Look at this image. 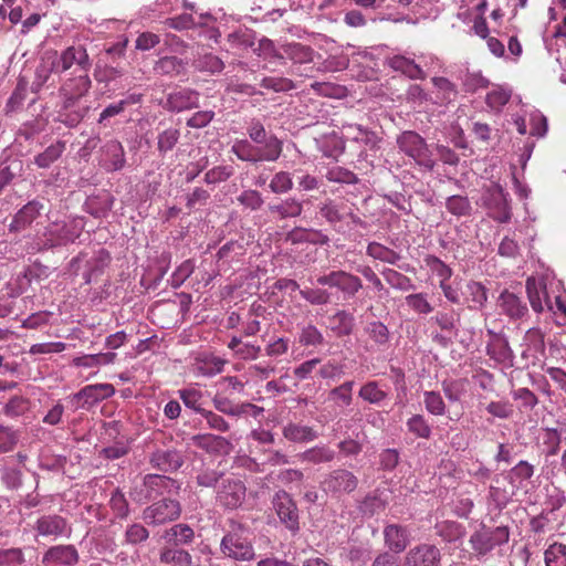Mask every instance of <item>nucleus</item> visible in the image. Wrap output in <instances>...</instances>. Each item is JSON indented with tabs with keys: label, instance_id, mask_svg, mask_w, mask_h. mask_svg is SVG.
Returning <instances> with one entry per match:
<instances>
[{
	"label": "nucleus",
	"instance_id": "nucleus-54",
	"mask_svg": "<svg viewBox=\"0 0 566 566\" xmlns=\"http://www.w3.org/2000/svg\"><path fill=\"white\" fill-rule=\"evenodd\" d=\"M544 560L546 566H566V545L557 542L551 544L544 553Z\"/></svg>",
	"mask_w": 566,
	"mask_h": 566
},
{
	"label": "nucleus",
	"instance_id": "nucleus-9",
	"mask_svg": "<svg viewBox=\"0 0 566 566\" xmlns=\"http://www.w3.org/2000/svg\"><path fill=\"white\" fill-rule=\"evenodd\" d=\"M92 67V60L87 50L82 44H74L64 49L54 64L55 73H65L73 70L72 74L88 73Z\"/></svg>",
	"mask_w": 566,
	"mask_h": 566
},
{
	"label": "nucleus",
	"instance_id": "nucleus-25",
	"mask_svg": "<svg viewBox=\"0 0 566 566\" xmlns=\"http://www.w3.org/2000/svg\"><path fill=\"white\" fill-rule=\"evenodd\" d=\"M43 209V203L38 200H31L25 203L13 216V219L9 224L10 232H20L30 227L32 222L41 216Z\"/></svg>",
	"mask_w": 566,
	"mask_h": 566
},
{
	"label": "nucleus",
	"instance_id": "nucleus-50",
	"mask_svg": "<svg viewBox=\"0 0 566 566\" xmlns=\"http://www.w3.org/2000/svg\"><path fill=\"white\" fill-rule=\"evenodd\" d=\"M180 138V132L177 128L170 127L159 133L157 138V150L160 156H166L177 145Z\"/></svg>",
	"mask_w": 566,
	"mask_h": 566
},
{
	"label": "nucleus",
	"instance_id": "nucleus-36",
	"mask_svg": "<svg viewBox=\"0 0 566 566\" xmlns=\"http://www.w3.org/2000/svg\"><path fill=\"white\" fill-rule=\"evenodd\" d=\"M335 458L336 452L325 444L315 446L298 454L301 461L313 464L328 463L334 461Z\"/></svg>",
	"mask_w": 566,
	"mask_h": 566
},
{
	"label": "nucleus",
	"instance_id": "nucleus-1",
	"mask_svg": "<svg viewBox=\"0 0 566 566\" xmlns=\"http://www.w3.org/2000/svg\"><path fill=\"white\" fill-rule=\"evenodd\" d=\"M249 139H235L231 153L238 159L250 164L274 163L283 151V142L274 134L268 133L260 119L253 118L247 125Z\"/></svg>",
	"mask_w": 566,
	"mask_h": 566
},
{
	"label": "nucleus",
	"instance_id": "nucleus-52",
	"mask_svg": "<svg viewBox=\"0 0 566 566\" xmlns=\"http://www.w3.org/2000/svg\"><path fill=\"white\" fill-rule=\"evenodd\" d=\"M446 209L451 214L460 218L469 216L472 210V206L467 197L453 195L447 198Z\"/></svg>",
	"mask_w": 566,
	"mask_h": 566
},
{
	"label": "nucleus",
	"instance_id": "nucleus-16",
	"mask_svg": "<svg viewBox=\"0 0 566 566\" xmlns=\"http://www.w3.org/2000/svg\"><path fill=\"white\" fill-rule=\"evenodd\" d=\"M486 203L491 210V217L505 223L511 220V208L509 205V195L499 184H492L486 190Z\"/></svg>",
	"mask_w": 566,
	"mask_h": 566
},
{
	"label": "nucleus",
	"instance_id": "nucleus-42",
	"mask_svg": "<svg viewBox=\"0 0 566 566\" xmlns=\"http://www.w3.org/2000/svg\"><path fill=\"white\" fill-rule=\"evenodd\" d=\"M355 382L347 380L339 386L334 387L328 394V400L333 401L335 406L345 408L353 402V388Z\"/></svg>",
	"mask_w": 566,
	"mask_h": 566
},
{
	"label": "nucleus",
	"instance_id": "nucleus-18",
	"mask_svg": "<svg viewBox=\"0 0 566 566\" xmlns=\"http://www.w3.org/2000/svg\"><path fill=\"white\" fill-rule=\"evenodd\" d=\"M143 486L145 489V499L150 500L164 494L178 493L180 483L167 475L161 474H146L143 479Z\"/></svg>",
	"mask_w": 566,
	"mask_h": 566
},
{
	"label": "nucleus",
	"instance_id": "nucleus-21",
	"mask_svg": "<svg viewBox=\"0 0 566 566\" xmlns=\"http://www.w3.org/2000/svg\"><path fill=\"white\" fill-rule=\"evenodd\" d=\"M491 335L490 342L486 344V355L499 364L511 367L514 363V353L509 345L507 338L503 334L488 331Z\"/></svg>",
	"mask_w": 566,
	"mask_h": 566
},
{
	"label": "nucleus",
	"instance_id": "nucleus-4",
	"mask_svg": "<svg viewBox=\"0 0 566 566\" xmlns=\"http://www.w3.org/2000/svg\"><path fill=\"white\" fill-rule=\"evenodd\" d=\"M84 220L80 217L50 223L43 233L46 248L63 247L73 243L84 230Z\"/></svg>",
	"mask_w": 566,
	"mask_h": 566
},
{
	"label": "nucleus",
	"instance_id": "nucleus-60",
	"mask_svg": "<svg viewBox=\"0 0 566 566\" xmlns=\"http://www.w3.org/2000/svg\"><path fill=\"white\" fill-rule=\"evenodd\" d=\"M298 342L303 346H321L324 343V336L313 324H307L301 328Z\"/></svg>",
	"mask_w": 566,
	"mask_h": 566
},
{
	"label": "nucleus",
	"instance_id": "nucleus-11",
	"mask_svg": "<svg viewBox=\"0 0 566 566\" xmlns=\"http://www.w3.org/2000/svg\"><path fill=\"white\" fill-rule=\"evenodd\" d=\"M357 485V476L346 469H335L322 481V490L335 499L354 492Z\"/></svg>",
	"mask_w": 566,
	"mask_h": 566
},
{
	"label": "nucleus",
	"instance_id": "nucleus-8",
	"mask_svg": "<svg viewBox=\"0 0 566 566\" xmlns=\"http://www.w3.org/2000/svg\"><path fill=\"white\" fill-rule=\"evenodd\" d=\"M180 515L179 501L165 497L145 507L142 518L147 525L160 526L177 521Z\"/></svg>",
	"mask_w": 566,
	"mask_h": 566
},
{
	"label": "nucleus",
	"instance_id": "nucleus-27",
	"mask_svg": "<svg viewBox=\"0 0 566 566\" xmlns=\"http://www.w3.org/2000/svg\"><path fill=\"white\" fill-rule=\"evenodd\" d=\"M384 541L390 552L400 554L410 542V532L406 526L388 524L384 528Z\"/></svg>",
	"mask_w": 566,
	"mask_h": 566
},
{
	"label": "nucleus",
	"instance_id": "nucleus-43",
	"mask_svg": "<svg viewBox=\"0 0 566 566\" xmlns=\"http://www.w3.org/2000/svg\"><path fill=\"white\" fill-rule=\"evenodd\" d=\"M64 150L65 143L59 140L46 147L43 153L35 156L34 163L40 168H48L62 156Z\"/></svg>",
	"mask_w": 566,
	"mask_h": 566
},
{
	"label": "nucleus",
	"instance_id": "nucleus-22",
	"mask_svg": "<svg viewBox=\"0 0 566 566\" xmlns=\"http://www.w3.org/2000/svg\"><path fill=\"white\" fill-rule=\"evenodd\" d=\"M342 134L345 139L354 142L369 150L378 148V144L380 143V138L375 132L359 124H343Z\"/></svg>",
	"mask_w": 566,
	"mask_h": 566
},
{
	"label": "nucleus",
	"instance_id": "nucleus-58",
	"mask_svg": "<svg viewBox=\"0 0 566 566\" xmlns=\"http://www.w3.org/2000/svg\"><path fill=\"white\" fill-rule=\"evenodd\" d=\"M195 65L199 71L208 72L211 74L220 73L224 69L223 61L212 53H206L199 56L195 61Z\"/></svg>",
	"mask_w": 566,
	"mask_h": 566
},
{
	"label": "nucleus",
	"instance_id": "nucleus-3",
	"mask_svg": "<svg viewBox=\"0 0 566 566\" xmlns=\"http://www.w3.org/2000/svg\"><path fill=\"white\" fill-rule=\"evenodd\" d=\"M397 145L400 151L412 158L421 168L432 171L436 167V160L429 149L424 138L413 130L402 132L397 137Z\"/></svg>",
	"mask_w": 566,
	"mask_h": 566
},
{
	"label": "nucleus",
	"instance_id": "nucleus-12",
	"mask_svg": "<svg viewBox=\"0 0 566 566\" xmlns=\"http://www.w3.org/2000/svg\"><path fill=\"white\" fill-rule=\"evenodd\" d=\"M115 391V387L107 382L87 385L70 397V400L75 410H88L102 400L114 396Z\"/></svg>",
	"mask_w": 566,
	"mask_h": 566
},
{
	"label": "nucleus",
	"instance_id": "nucleus-55",
	"mask_svg": "<svg viewBox=\"0 0 566 566\" xmlns=\"http://www.w3.org/2000/svg\"><path fill=\"white\" fill-rule=\"evenodd\" d=\"M512 95V91L503 87L495 86L490 91L485 97V102L490 108L493 111H501L504 105L507 104Z\"/></svg>",
	"mask_w": 566,
	"mask_h": 566
},
{
	"label": "nucleus",
	"instance_id": "nucleus-64",
	"mask_svg": "<svg viewBox=\"0 0 566 566\" xmlns=\"http://www.w3.org/2000/svg\"><path fill=\"white\" fill-rule=\"evenodd\" d=\"M237 201L245 209H250L252 211L259 210L264 203L261 192L255 189H245L241 191L237 197Z\"/></svg>",
	"mask_w": 566,
	"mask_h": 566
},
{
	"label": "nucleus",
	"instance_id": "nucleus-5",
	"mask_svg": "<svg viewBox=\"0 0 566 566\" xmlns=\"http://www.w3.org/2000/svg\"><path fill=\"white\" fill-rule=\"evenodd\" d=\"M221 553L231 559L248 562L255 556L249 531L242 526L228 532L220 543Z\"/></svg>",
	"mask_w": 566,
	"mask_h": 566
},
{
	"label": "nucleus",
	"instance_id": "nucleus-44",
	"mask_svg": "<svg viewBox=\"0 0 566 566\" xmlns=\"http://www.w3.org/2000/svg\"><path fill=\"white\" fill-rule=\"evenodd\" d=\"M367 255L375 260H379L389 264H396L400 259V254L378 242H370L366 250Z\"/></svg>",
	"mask_w": 566,
	"mask_h": 566
},
{
	"label": "nucleus",
	"instance_id": "nucleus-39",
	"mask_svg": "<svg viewBox=\"0 0 566 566\" xmlns=\"http://www.w3.org/2000/svg\"><path fill=\"white\" fill-rule=\"evenodd\" d=\"M268 209L281 219L295 218L301 216L303 203L295 198H287L277 203H270Z\"/></svg>",
	"mask_w": 566,
	"mask_h": 566
},
{
	"label": "nucleus",
	"instance_id": "nucleus-62",
	"mask_svg": "<svg viewBox=\"0 0 566 566\" xmlns=\"http://www.w3.org/2000/svg\"><path fill=\"white\" fill-rule=\"evenodd\" d=\"M195 262L190 259L184 261L171 274L169 283L172 289H179L193 273Z\"/></svg>",
	"mask_w": 566,
	"mask_h": 566
},
{
	"label": "nucleus",
	"instance_id": "nucleus-17",
	"mask_svg": "<svg viewBox=\"0 0 566 566\" xmlns=\"http://www.w3.org/2000/svg\"><path fill=\"white\" fill-rule=\"evenodd\" d=\"M319 214L332 226L349 219L355 224H361V219L355 214L347 203L326 199L318 207Z\"/></svg>",
	"mask_w": 566,
	"mask_h": 566
},
{
	"label": "nucleus",
	"instance_id": "nucleus-57",
	"mask_svg": "<svg viewBox=\"0 0 566 566\" xmlns=\"http://www.w3.org/2000/svg\"><path fill=\"white\" fill-rule=\"evenodd\" d=\"M325 178L331 182L355 185L358 181L357 176L347 168L333 166L327 168Z\"/></svg>",
	"mask_w": 566,
	"mask_h": 566
},
{
	"label": "nucleus",
	"instance_id": "nucleus-26",
	"mask_svg": "<svg viewBox=\"0 0 566 566\" xmlns=\"http://www.w3.org/2000/svg\"><path fill=\"white\" fill-rule=\"evenodd\" d=\"M497 306L501 313L511 319L523 318L528 313V307L522 297L507 290L500 294Z\"/></svg>",
	"mask_w": 566,
	"mask_h": 566
},
{
	"label": "nucleus",
	"instance_id": "nucleus-34",
	"mask_svg": "<svg viewBox=\"0 0 566 566\" xmlns=\"http://www.w3.org/2000/svg\"><path fill=\"white\" fill-rule=\"evenodd\" d=\"M159 560L171 566H193L191 554L180 547L165 546L160 549Z\"/></svg>",
	"mask_w": 566,
	"mask_h": 566
},
{
	"label": "nucleus",
	"instance_id": "nucleus-41",
	"mask_svg": "<svg viewBox=\"0 0 566 566\" xmlns=\"http://www.w3.org/2000/svg\"><path fill=\"white\" fill-rule=\"evenodd\" d=\"M185 69V62L175 55H166L160 57L154 64V72L158 75L176 76Z\"/></svg>",
	"mask_w": 566,
	"mask_h": 566
},
{
	"label": "nucleus",
	"instance_id": "nucleus-28",
	"mask_svg": "<svg viewBox=\"0 0 566 566\" xmlns=\"http://www.w3.org/2000/svg\"><path fill=\"white\" fill-rule=\"evenodd\" d=\"M282 59H287L294 66L310 64L314 61L315 51L301 42H286L281 44Z\"/></svg>",
	"mask_w": 566,
	"mask_h": 566
},
{
	"label": "nucleus",
	"instance_id": "nucleus-49",
	"mask_svg": "<svg viewBox=\"0 0 566 566\" xmlns=\"http://www.w3.org/2000/svg\"><path fill=\"white\" fill-rule=\"evenodd\" d=\"M195 444L207 451L217 452L224 449L229 442L226 438L216 434H197L193 437Z\"/></svg>",
	"mask_w": 566,
	"mask_h": 566
},
{
	"label": "nucleus",
	"instance_id": "nucleus-19",
	"mask_svg": "<svg viewBox=\"0 0 566 566\" xmlns=\"http://www.w3.org/2000/svg\"><path fill=\"white\" fill-rule=\"evenodd\" d=\"M99 164L109 172L123 169L126 158L122 143L117 139L107 140L101 148Z\"/></svg>",
	"mask_w": 566,
	"mask_h": 566
},
{
	"label": "nucleus",
	"instance_id": "nucleus-10",
	"mask_svg": "<svg viewBox=\"0 0 566 566\" xmlns=\"http://www.w3.org/2000/svg\"><path fill=\"white\" fill-rule=\"evenodd\" d=\"M316 282L319 285L336 289L343 294L344 298L354 297L363 287V282L358 276L343 270L319 275Z\"/></svg>",
	"mask_w": 566,
	"mask_h": 566
},
{
	"label": "nucleus",
	"instance_id": "nucleus-59",
	"mask_svg": "<svg viewBox=\"0 0 566 566\" xmlns=\"http://www.w3.org/2000/svg\"><path fill=\"white\" fill-rule=\"evenodd\" d=\"M410 433L421 439H429L431 436V427L422 415H413L406 422Z\"/></svg>",
	"mask_w": 566,
	"mask_h": 566
},
{
	"label": "nucleus",
	"instance_id": "nucleus-29",
	"mask_svg": "<svg viewBox=\"0 0 566 566\" xmlns=\"http://www.w3.org/2000/svg\"><path fill=\"white\" fill-rule=\"evenodd\" d=\"M227 361L210 354H200L195 358L192 373L196 376L213 377L223 371Z\"/></svg>",
	"mask_w": 566,
	"mask_h": 566
},
{
	"label": "nucleus",
	"instance_id": "nucleus-40",
	"mask_svg": "<svg viewBox=\"0 0 566 566\" xmlns=\"http://www.w3.org/2000/svg\"><path fill=\"white\" fill-rule=\"evenodd\" d=\"M111 261L109 253L99 249L87 262V270L84 272L83 277L86 284H90L92 280L103 272Z\"/></svg>",
	"mask_w": 566,
	"mask_h": 566
},
{
	"label": "nucleus",
	"instance_id": "nucleus-32",
	"mask_svg": "<svg viewBox=\"0 0 566 566\" xmlns=\"http://www.w3.org/2000/svg\"><path fill=\"white\" fill-rule=\"evenodd\" d=\"M463 297L470 310L480 311L488 302V290L482 283L470 281L465 285Z\"/></svg>",
	"mask_w": 566,
	"mask_h": 566
},
{
	"label": "nucleus",
	"instance_id": "nucleus-13",
	"mask_svg": "<svg viewBox=\"0 0 566 566\" xmlns=\"http://www.w3.org/2000/svg\"><path fill=\"white\" fill-rule=\"evenodd\" d=\"M92 86L88 73L72 74L60 86V95L64 98L63 108L69 109L81 97L85 96Z\"/></svg>",
	"mask_w": 566,
	"mask_h": 566
},
{
	"label": "nucleus",
	"instance_id": "nucleus-15",
	"mask_svg": "<svg viewBox=\"0 0 566 566\" xmlns=\"http://www.w3.org/2000/svg\"><path fill=\"white\" fill-rule=\"evenodd\" d=\"M440 562V548L433 544L421 543L406 553L402 566H439Z\"/></svg>",
	"mask_w": 566,
	"mask_h": 566
},
{
	"label": "nucleus",
	"instance_id": "nucleus-61",
	"mask_svg": "<svg viewBox=\"0 0 566 566\" xmlns=\"http://www.w3.org/2000/svg\"><path fill=\"white\" fill-rule=\"evenodd\" d=\"M386 506V501L382 500L377 494H368L359 504V511L363 515L367 517H371L375 514L384 511Z\"/></svg>",
	"mask_w": 566,
	"mask_h": 566
},
{
	"label": "nucleus",
	"instance_id": "nucleus-51",
	"mask_svg": "<svg viewBox=\"0 0 566 566\" xmlns=\"http://www.w3.org/2000/svg\"><path fill=\"white\" fill-rule=\"evenodd\" d=\"M319 365L317 374L322 379L328 382L337 381L345 375V365L336 361L335 359H329Z\"/></svg>",
	"mask_w": 566,
	"mask_h": 566
},
{
	"label": "nucleus",
	"instance_id": "nucleus-20",
	"mask_svg": "<svg viewBox=\"0 0 566 566\" xmlns=\"http://www.w3.org/2000/svg\"><path fill=\"white\" fill-rule=\"evenodd\" d=\"M199 107V93L185 87L167 95L164 108L172 113H181Z\"/></svg>",
	"mask_w": 566,
	"mask_h": 566
},
{
	"label": "nucleus",
	"instance_id": "nucleus-2",
	"mask_svg": "<svg viewBox=\"0 0 566 566\" xmlns=\"http://www.w3.org/2000/svg\"><path fill=\"white\" fill-rule=\"evenodd\" d=\"M526 293L533 311L541 313L546 307L554 313L566 315V298L562 294L549 296L545 279L531 276L526 280Z\"/></svg>",
	"mask_w": 566,
	"mask_h": 566
},
{
	"label": "nucleus",
	"instance_id": "nucleus-56",
	"mask_svg": "<svg viewBox=\"0 0 566 566\" xmlns=\"http://www.w3.org/2000/svg\"><path fill=\"white\" fill-rule=\"evenodd\" d=\"M358 396L369 403L377 405L386 399L387 392L380 388L377 381L371 380L361 386Z\"/></svg>",
	"mask_w": 566,
	"mask_h": 566
},
{
	"label": "nucleus",
	"instance_id": "nucleus-30",
	"mask_svg": "<svg viewBox=\"0 0 566 566\" xmlns=\"http://www.w3.org/2000/svg\"><path fill=\"white\" fill-rule=\"evenodd\" d=\"M389 67L397 72H401L411 80H424L427 74L419 63L406 55H392L388 57Z\"/></svg>",
	"mask_w": 566,
	"mask_h": 566
},
{
	"label": "nucleus",
	"instance_id": "nucleus-6",
	"mask_svg": "<svg viewBox=\"0 0 566 566\" xmlns=\"http://www.w3.org/2000/svg\"><path fill=\"white\" fill-rule=\"evenodd\" d=\"M247 495L245 482L235 474H226L216 491V503L224 510H235Z\"/></svg>",
	"mask_w": 566,
	"mask_h": 566
},
{
	"label": "nucleus",
	"instance_id": "nucleus-7",
	"mask_svg": "<svg viewBox=\"0 0 566 566\" xmlns=\"http://www.w3.org/2000/svg\"><path fill=\"white\" fill-rule=\"evenodd\" d=\"M510 532L505 526L494 528L482 526L470 536V545L473 552L483 557L495 547L509 542Z\"/></svg>",
	"mask_w": 566,
	"mask_h": 566
},
{
	"label": "nucleus",
	"instance_id": "nucleus-31",
	"mask_svg": "<svg viewBox=\"0 0 566 566\" xmlns=\"http://www.w3.org/2000/svg\"><path fill=\"white\" fill-rule=\"evenodd\" d=\"M282 434L293 443H310L318 438V432L313 427L292 421L283 426Z\"/></svg>",
	"mask_w": 566,
	"mask_h": 566
},
{
	"label": "nucleus",
	"instance_id": "nucleus-23",
	"mask_svg": "<svg viewBox=\"0 0 566 566\" xmlns=\"http://www.w3.org/2000/svg\"><path fill=\"white\" fill-rule=\"evenodd\" d=\"M34 528L39 535L44 537L57 538L60 536H70L71 534L67 521L56 514L39 517Z\"/></svg>",
	"mask_w": 566,
	"mask_h": 566
},
{
	"label": "nucleus",
	"instance_id": "nucleus-63",
	"mask_svg": "<svg viewBox=\"0 0 566 566\" xmlns=\"http://www.w3.org/2000/svg\"><path fill=\"white\" fill-rule=\"evenodd\" d=\"M432 321L443 331L449 334H457L458 327L457 323L459 322V316L454 313V311L449 312H438Z\"/></svg>",
	"mask_w": 566,
	"mask_h": 566
},
{
	"label": "nucleus",
	"instance_id": "nucleus-33",
	"mask_svg": "<svg viewBox=\"0 0 566 566\" xmlns=\"http://www.w3.org/2000/svg\"><path fill=\"white\" fill-rule=\"evenodd\" d=\"M44 562L73 566L78 560V554L72 545H57L51 547L43 557Z\"/></svg>",
	"mask_w": 566,
	"mask_h": 566
},
{
	"label": "nucleus",
	"instance_id": "nucleus-45",
	"mask_svg": "<svg viewBox=\"0 0 566 566\" xmlns=\"http://www.w3.org/2000/svg\"><path fill=\"white\" fill-rule=\"evenodd\" d=\"M381 275L384 276L387 284H389L395 290L407 292L415 289L412 281L407 275L394 269H384L381 271Z\"/></svg>",
	"mask_w": 566,
	"mask_h": 566
},
{
	"label": "nucleus",
	"instance_id": "nucleus-48",
	"mask_svg": "<svg viewBox=\"0 0 566 566\" xmlns=\"http://www.w3.org/2000/svg\"><path fill=\"white\" fill-rule=\"evenodd\" d=\"M423 405L427 412L432 416H444L447 412V405L439 391H423Z\"/></svg>",
	"mask_w": 566,
	"mask_h": 566
},
{
	"label": "nucleus",
	"instance_id": "nucleus-47",
	"mask_svg": "<svg viewBox=\"0 0 566 566\" xmlns=\"http://www.w3.org/2000/svg\"><path fill=\"white\" fill-rule=\"evenodd\" d=\"M534 472L535 468L533 464L521 460L510 470L507 480L511 484L518 488L524 481L530 480L534 475Z\"/></svg>",
	"mask_w": 566,
	"mask_h": 566
},
{
	"label": "nucleus",
	"instance_id": "nucleus-37",
	"mask_svg": "<svg viewBox=\"0 0 566 566\" xmlns=\"http://www.w3.org/2000/svg\"><path fill=\"white\" fill-rule=\"evenodd\" d=\"M355 326L354 316L346 311H337L329 317V328L337 337L348 336Z\"/></svg>",
	"mask_w": 566,
	"mask_h": 566
},
{
	"label": "nucleus",
	"instance_id": "nucleus-14",
	"mask_svg": "<svg viewBox=\"0 0 566 566\" xmlns=\"http://www.w3.org/2000/svg\"><path fill=\"white\" fill-rule=\"evenodd\" d=\"M272 504L285 527L296 533L300 530L298 510L292 496L286 491L280 490L274 494Z\"/></svg>",
	"mask_w": 566,
	"mask_h": 566
},
{
	"label": "nucleus",
	"instance_id": "nucleus-46",
	"mask_svg": "<svg viewBox=\"0 0 566 566\" xmlns=\"http://www.w3.org/2000/svg\"><path fill=\"white\" fill-rule=\"evenodd\" d=\"M365 333L379 348L385 347L390 338L388 327L380 321L369 322L365 327Z\"/></svg>",
	"mask_w": 566,
	"mask_h": 566
},
{
	"label": "nucleus",
	"instance_id": "nucleus-35",
	"mask_svg": "<svg viewBox=\"0 0 566 566\" xmlns=\"http://www.w3.org/2000/svg\"><path fill=\"white\" fill-rule=\"evenodd\" d=\"M431 82L436 90V103L448 105L457 99L459 92L457 85L450 80L442 76H434Z\"/></svg>",
	"mask_w": 566,
	"mask_h": 566
},
{
	"label": "nucleus",
	"instance_id": "nucleus-53",
	"mask_svg": "<svg viewBox=\"0 0 566 566\" xmlns=\"http://www.w3.org/2000/svg\"><path fill=\"white\" fill-rule=\"evenodd\" d=\"M441 389L450 402H458L465 395V382L462 379H444Z\"/></svg>",
	"mask_w": 566,
	"mask_h": 566
},
{
	"label": "nucleus",
	"instance_id": "nucleus-24",
	"mask_svg": "<svg viewBox=\"0 0 566 566\" xmlns=\"http://www.w3.org/2000/svg\"><path fill=\"white\" fill-rule=\"evenodd\" d=\"M148 461L153 469L165 473L175 472L184 464L181 453L175 449H156Z\"/></svg>",
	"mask_w": 566,
	"mask_h": 566
},
{
	"label": "nucleus",
	"instance_id": "nucleus-38",
	"mask_svg": "<svg viewBox=\"0 0 566 566\" xmlns=\"http://www.w3.org/2000/svg\"><path fill=\"white\" fill-rule=\"evenodd\" d=\"M164 538L172 542L174 546L179 547L191 544L195 539V532L188 524L179 523L168 528L164 534Z\"/></svg>",
	"mask_w": 566,
	"mask_h": 566
}]
</instances>
